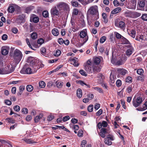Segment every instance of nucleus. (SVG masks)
Segmentation results:
<instances>
[{"label":"nucleus","instance_id":"nucleus-10","mask_svg":"<svg viewBox=\"0 0 147 147\" xmlns=\"http://www.w3.org/2000/svg\"><path fill=\"white\" fill-rule=\"evenodd\" d=\"M136 1L135 0H131L127 5V7L129 9H134L136 7Z\"/></svg>","mask_w":147,"mask_h":147},{"label":"nucleus","instance_id":"nucleus-46","mask_svg":"<svg viewBox=\"0 0 147 147\" xmlns=\"http://www.w3.org/2000/svg\"><path fill=\"white\" fill-rule=\"evenodd\" d=\"M137 73L139 75H142L144 73L143 70L142 69H139L137 71Z\"/></svg>","mask_w":147,"mask_h":147},{"label":"nucleus","instance_id":"nucleus-13","mask_svg":"<svg viewBox=\"0 0 147 147\" xmlns=\"http://www.w3.org/2000/svg\"><path fill=\"white\" fill-rule=\"evenodd\" d=\"M146 39L145 36L143 35L137 36L135 38L136 40L141 42H144Z\"/></svg>","mask_w":147,"mask_h":147},{"label":"nucleus","instance_id":"nucleus-61","mask_svg":"<svg viewBox=\"0 0 147 147\" xmlns=\"http://www.w3.org/2000/svg\"><path fill=\"white\" fill-rule=\"evenodd\" d=\"M109 39L111 42H114V41L115 40V38L114 37L113 34H112L110 35Z\"/></svg>","mask_w":147,"mask_h":147},{"label":"nucleus","instance_id":"nucleus-35","mask_svg":"<svg viewBox=\"0 0 147 147\" xmlns=\"http://www.w3.org/2000/svg\"><path fill=\"white\" fill-rule=\"evenodd\" d=\"M104 142L105 144L108 145H111L112 143L111 140L106 138L105 139Z\"/></svg>","mask_w":147,"mask_h":147},{"label":"nucleus","instance_id":"nucleus-19","mask_svg":"<svg viewBox=\"0 0 147 147\" xmlns=\"http://www.w3.org/2000/svg\"><path fill=\"white\" fill-rule=\"evenodd\" d=\"M43 116V115L42 113L40 114L39 115L36 116L34 119L35 123H38L40 119L42 118Z\"/></svg>","mask_w":147,"mask_h":147},{"label":"nucleus","instance_id":"nucleus-23","mask_svg":"<svg viewBox=\"0 0 147 147\" xmlns=\"http://www.w3.org/2000/svg\"><path fill=\"white\" fill-rule=\"evenodd\" d=\"M34 7L32 5H30L27 7L25 9V11L27 13H30V12L34 9Z\"/></svg>","mask_w":147,"mask_h":147},{"label":"nucleus","instance_id":"nucleus-21","mask_svg":"<svg viewBox=\"0 0 147 147\" xmlns=\"http://www.w3.org/2000/svg\"><path fill=\"white\" fill-rule=\"evenodd\" d=\"M8 51L5 47H3L1 48V53L4 55H6L8 54Z\"/></svg>","mask_w":147,"mask_h":147},{"label":"nucleus","instance_id":"nucleus-34","mask_svg":"<svg viewBox=\"0 0 147 147\" xmlns=\"http://www.w3.org/2000/svg\"><path fill=\"white\" fill-rule=\"evenodd\" d=\"M1 68H0V74H5V73H7L11 71L10 70L5 71L4 69H2Z\"/></svg>","mask_w":147,"mask_h":147},{"label":"nucleus","instance_id":"nucleus-5","mask_svg":"<svg viewBox=\"0 0 147 147\" xmlns=\"http://www.w3.org/2000/svg\"><path fill=\"white\" fill-rule=\"evenodd\" d=\"M37 61V59L32 57H29L27 60V62L30 64V66H32V67H33L34 68V67H36V66H34L36 65Z\"/></svg>","mask_w":147,"mask_h":147},{"label":"nucleus","instance_id":"nucleus-38","mask_svg":"<svg viewBox=\"0 0 147 147\" xmlns=\"http://www.w3.org/2000/svg\"><path fill=\"white\" fill-rule=\"evenodd\" d=\"M41 53L43 55H45L46 54V49L45 47H42L40 49Z\"/></svg>","mask_w":147,"mask_h":147},{"label":"nucleus","instance_id":"nucleus-39","mask_svg":"<svg viewBox=\"0 0 147 147\" xmlns=\"http://www.w3.org/2000/svg\"><path fill=\"white\" fill-rule=\"evenodd\" d=\"M9 123H15L14 120L12 118H8L5 119Z\"/></svg>","mask_w":147,"mask_h":147},{"label":"nucleus","instance_id":"nucleus-36","mask_svg":"<svg viewBox=\"0 0 147 147\" xmlns=\"http://www.w3.org/2000/svg\"><path fill=\"white\" fill-rule=\"evenodd\" d=\"M110 80H111V82L112 83H114L115 81V79L116 78L115 76L111 74L110 77Z\"/></svg>","mask_w":147,"mask_h":147},{"label":"nucleus","instance_id":"nucleus-59","mask_svg":"<svg viewBox=\"0 0 147 147\" xmlns=\"http://www.w3.org/2000/svg\"><path fill=\"white\" fill-rule=\"evenodd\" d=\"M13 109L15 111L18 112L20 111V108L19 106L16 105L14 107Z\"/></svg>","mask_w":147,"mask_h":147},{"label":"nucleus","instance_id":"nucleus-41","mask_svg":"<svg viewBox=\"0 0 147 147\" xmlns=\"http://www.w3.org/2000/svg\"><path fill=\"white\" fill-rule=\"evenodd\" d=\"M37 37V34L36 33L33 32L31 34V37L33 39H36Z\"/></svg>","mask_w":147,"mask_h":147},{"label":"nucleus","instance_id":"nucleus-9","mask_svg":"<svg viewBox=\"0 0 147 147\" xmlns=\"http://www.w3.org/2000/svg\"><path fill=\"white\" fill-rule=\"evenodd\" d=\"M69 61L71 62V64L73 65L75 67H78L79 65L78 63V59L77 58L75 57L73 59L70 58L69 59Z\"/></svg>","mask_w":147,"mask_h":147},{"label":"nucleus","instance_id":"nucleus-33","mask_svg":"<svg viewBox=\"0 0 147 147\" xmlns=\"http://www.w3.org/2000/svg\"><path fill=\"white\" fill-rule=\"evenodd\" d=\"M136 33L135 31L132 30L130 31V32L129 33V34L132 37L134 38L136 36Z\"/></svg>","mask_w":147,"mask_h":147},{"label":"nucleus","instance_id":"nucleus-26","mask_svg":"<svg viewBox=\"0 0 147 147\" xmlns=\"http://www.w3.org/2000/svg\"><path fill=\"white\" fill-rule=\"evenodd\" d=\"M52 32V34L55 36H58L59 33L58 30L57 28H54L53 29Z\"/></svg>","mask_w":147,"mask_h":147},{"label":"nucleus","instance_id":"nucleus-24","mask_svg":"<svg viewBox=\"0 0 147 147\" xmlns=\"http://www.w3.org/2000/svg\"><path fill=\"white\" fill-rule=\"evenodd\" d=\"M27 74H30L35 72V71L32 69L31 68H27L25 70Z\"/></svg>","mask_w":147,"mask_h":147},{"label":"nucleus","instance_id":"nucleus-42","mask_svg":"<svg viewBox=\"0 0 147 147\" xmlns=\"http://www.w3.org/2000/svg\"><path fill=\"white\" fill-rule=\"evenodd\" d=\"M84 68L85 69L88 71H90L91 70V68L90 65H85L84 66Z\"/></svg>","mask_w":147,"mask_h":147},{"label":"nucleus","instance_id":"nucleus-60","mask_svg":"<svg viewBox=\"0 0 147 147\" xmlns=\"http://www.w3.org/2000/svg\"><path fill=\"white\" fill-rule=\"evenodd\" d=\"M72 5L73 6H74L75 7H77L78 6V4L77 2L75 1L72 2L71 3Z\"/></svg>","mask_w":147,"mask_h":147},{"label":"nucleus","instance_id":"nucleus-63","mask_svg":"<svg viewBox=\"0 0 147 147\" xmlns=\"http://www.w3.org/2000/svg\"><path fill=\"white\" fill-rule=\"evenodd\" d=\"M132 78L131 77L129 76L126 79V82H131Z\"/></svg>","mask_w":147,"mask_h":147},{"label":"nucleus","instance_id":"nucleus-18","mask_svg":"<svg viewBox=\"0 0 147 147\" xmlns=\"http://www.w3.org/2000/svg\"><path fill=\"white\" fill-rule=\"evenodd\" d=\"M111 62L112 63L116 65H121L124 64L121 59L115 62H114V60L112 59Z\"/></svg>","mask_w":147,"mask_h":147},{"label":"nucleus","instance_id":"nucleus-6","mask_svg":"<svg viewBox=\"0 0 147 147\" xmlns=\"http://www.w3.org/2000/svg\"><path fill=\"white\" fill-rule=\"evenodd\" d=\"M147 3V1L146 0H138V8L140 10L144 9V7H145Z\"/></svg>","mask_w":147,"mask_h":147},{"label":"nucleus","instance_id":"nucleus-30","mask_svg":"<svg viewBox=\"0 0 147 147\" xmlns=\"http://www.w3.org/2000/svg\"><path fill=\"white\" fill-rule=\"evenodd\" d=\"M8 11L10 13H12L15 11V8L13 5H11L8 7Z\"/></svg>","mask_w":147,"mask_h":147},{"label":"nucleus","instance_id":"nucleus-7","mask_svg":"<svg viewBox=\"0 0 147 147\" xmlns=\"http://www.w3.org/2000/svg\"><path fill=\"white\" fill-rule=\"evenodd\" d=\"M115 26L121 28H123L125 26V24L124 22L121 21L119 19H116L115 22Z\"/></svg>","mask_w":147,"mask_h":147},{"label":"nucleus","instance_id":"nucleus-32","mask_svg":"<svg viewBox=\"0 0 147 147\" xmlns=\"http://www.w3.org/2000/svg\"><path fill=\"white\" fill-rule=\"evenodd\" d=\"M100 59L99 57L95 58L94 59V63L96 65L99 64L100 62Z\"/></svg>","mask_w":147,"mask_h":147},{"label":"nucleus","instance_id":"nucleus-17","mask_svg":"<svg viewBox=\"0 0 147 147\" xmlns=\"http://www.w3.org/2000/svg\"><path fill=\"white\" fill-rule=\"evenodd\" d=\"M14 70V67H12V65L11 66L10 65H8L6 67L4 68L5 71H11V72H8L7 73H5V74H8L9 73H11L13 72Z\"/></svg>","mask_w":147,"mask_h":147},{"label":"nucleus","instance_id":"nucleus-27","mask_svg":"<svg viewBox=\"0 0 147 147\" xmlns=\"http://www.w3.org/2000/svg\"><path fill=\"white\" fill-rule=\"evenodd\" d=\"M77 96L79 98H81L82 96V91L81 89H78L77 91Z\"/></svg>","mask_w":147,"mask_h":147},{"label":"nucleus","instance_id":"nucleus-1","mask_svg":"<svg viewBox=\"0 0 147 147\" xmlns=\"http://www.w3.org/2000/svg\"><path fill=\"white\" fill-rule=\"evenodd\" d=\"M56 7L59 11L61 12L65 11L66 12H68L70 10L68 5L63 2H61L57 3Z\"/></svg>","mask_w":147,"mask_h":147},{"label":"nucleus","instance_id":"nucleus-15","mask_svg":"<svg viewBox=\"0 0 147 147\" xmlns=\"http://www.w3.org/2000/svg\"><path fill=\"white\" fill-rule=\"evenodd\" d=\"M127 46L128 49L126 52V54L127 55L129 56L132 54L133 51V49L132 47L130 46L127 45Z\"/></svg>","mask_w":147,"mask_h":147},{"label":"nucleus","instance_id":"nucleus-29","mask_svg":"<svg viewBox=\"0 0 147 147\" xmlns=\"http://www.w3.org/2000/svg\"><path fill=\"white\" fill-rule=\"evenodd\" d=\"M93 71L94 72H100V69L97 66L94 65L93 67Z\"/></svg>","mask_w":147,"mask_h":147},{"label":"nucleus","instance_id":"nucleus-4","mask_svg":"<svg viewBox=\"0 0 147 147\" xmlns=\"http://www.w3.org/2000/svg\"><path fill=\"white\" fill-rule=\"evenodd\" d=\"M142 101V98L140 96L134 98L132 101V104L135 107H137L140 105Z\"/></svg>","mask_w":147,"mask_h":147},{"label":"nucleus","instance_id":"nucleus-14","mask_svg":"<svg viewBox=\"0 0 147 147\" xmlns=\"http://www.w3.org/2000/svg\"><path fill=\"white\" fill-rule=\"evenodd\" d=\"M118 73L122 76L125 75L127 73L128 71L126 69L123 68H119L117 69Z\"/></svg>","mask_w":147,"mask_h":147},{"label":"nucleus","instance_id":"nucleus-54","mask_svg":"<svg viewBox=\"0 0 147 147\" xmlns=\"http://www.w3.org/2000/svg\"><path fill=\"white\" fill-rule=\"evenodd\" d=\"M80 73L82 75L86 76L87 74L84 71L83 69H81L79 71Z\"/></svg>","mask_w":147,"mask_h":147},{"label":"nucleus","instance_id":"nucleus-58","mask_svg":"<svg viewBox=\"0 0 147 147\" xmlns=\"http://www.w3.org/2000/svg\"><path fill=\"white\" fill-rule=\"evenodd\" d=\"M113 2L114 5L116 7L120 5L119 4V1L117 0H114Z\"/></svg>","mask_w":147,"mask_h":147},{"label":"nucleus","instance_id":"nucleus-49","mask_svg":"<svg viewBox=\"0 0 147 147\" xmlns=\"http://www.w3.org/2000/svg\"><path fill=\"white\" fill-rule=\"evenodd\" d=\"M93 106L92 105H91L88 107V110L89 112H91L93 111Z\"/></svg>","mask_w":147,"mask_h":147},{"label":"nucleus","instance_id":"nucleus-40","mask_svg":"<svg viewBox=\"0 0 147 147\" xmlns=\"http://www.w3.org/2000/svg\"><path fill=\"white\" fill-rule=\"evenodd\" d=\"M93 88L97 91L98 92H99L100 93H102V90L101 88H99L98 87H93Z\"/></svg>","mask_w":147,"mask_h":147},{"label":"nucleus","instance_id":"nucleus-20","mask_svg":"<svg viewBox=\"0 0 147 147\" xmlns=\"http://www.w3.org/2000/svg\"><path fill=\"white\" fill-rule=\"evenodd\" d=\"M121 7H118L115 9L113 10H112L111 11V13L113 14H116L121 11Z\"/></svg>","mask_w":147,"mask_h":147},{"label":"nucleus","instance_id":"nucleus-51","mask_svg":"<svg viewBox=\"0 0 147 147\" xmlns=\"http://www.w3.org/2000/svg\"><path fill=\"white\" fill-rule=\"evenodd\" d=\"M54 118V116L52 114H50L48 117L47 120L48 121H51Z\"/></svg>","mask_w":147,"mask_h":147},{"label":"nucleus","instance_id":"nucleus-62","mask_svg":"<svg viewBox=\"0 0 147 147\" xmlns=\"http://www.w3.org/2000/svg\"><path fill=\"white\" fill-rule=\"evenodd\" d=\"M22 112L24 114H27L28 113V110L27 108H24L22 110Z\"/></svg>","mask_w":147,"mask_h":147},{"label":"nucleus","instance_id":"nucleus-48","mask_svg":"<svg viewBox=\"0 0 147 147\" xmlns=\"http://www.w3.org/2000/svg\"><path fill=\"white\" fill-rule=\"evenodd\" d=\"M106 138L108 139H109L111 141L114 140L113 136L110 134L108 135L107 136V138Z\"/></svg>","mask_w":147,"mask_h":147},{"label":"nucleus","instance_id":"nucleus-31","mask_svg":"<svg viewBox=\"0 0 147 147\" xmlns=\"http://www.w3.org/2000/svg\"><path fill=\"white\" fill-rule=\"evenodd\" d=\"M26 90L28 91L29 92H31L33 90V87L31 85H28L26 86Z\"/></svg>","mask_w":147,"mask_h":147},{"label":"nucleus","instance_id":"nucleus-47","mask_svg":"<svg viewBox=\"0 0 147 147\" xmlns=\"http://www.w3.org/2000/svg\"><path fill=\"white\" fill-rule=\"evenodd\" d=\"M115 35L116 37L117 38L119 39L121 38H122L123 37V36L118 32H115Z\"/></svg>","mask_w":147,"mask_h":147},{"label":"nucleus","instance_id":"nucleus-2","mask_svg":"<svg viewBox=\"0 0 147 147\" xmlns=\"http://www.w3.org/2000/svg\"><path fill=\"white\" fill-rule=\"evenodd\" d=\"M22 53L19 50L16 49L14 50L13 58L17 62H19L22 59Z\"/></svg>","mask_w":147,"mask_h":147},{"label":"nucleus","instance_id":"nucleus-45","mask_svg":"<svg viewBox=\"0 0 147 147\" xmlns=\"http://www.w3.org/2000/svg\"><path fill=\"white\" fill-rule=\"evenodd\" d=\"M42 15L45 18L49 16V13L47 11H44L42 12Z\"/></svg>","mask_w":147,"mask_h":147},{"label":"nucleus","instance_id":"nucleus-16","mask_svg":"<svg viewBox=\"0 0 147 147\" xmlns=\"http://www.w3.org/2000/svg\"><path fill=\"white\" fill-rule=\"evenodd\" d=\"M107 133V129L105 128H102L101 129L100 132V135L102 137L104 138L105 136V134Z\"/></svg>","mask_w":147,"mask_h":147},{"label":"nucleus","instance_id":"nucleus-43","mask_svg":"<svg viewBox=\"0 0 147 147\" xmlns=\"http://www.w3.org/2000/svg\"><path fill=\"white\" fill-rule=\"evenodd\" d=\"M61 53V51L59 50H57L56 51L54 55L56 57H58L59 56Z\"/></svg>","mask_w":147,"mask_h":147},{"label":"nucleus","instance_id":"nucleus-8","mask_svg":"<svg viewBox=\"0 0 147 147\" xmlns=\"http://www.w3.org/2000/svg\"><path fill=\"white\" fill-rule=\"evenodd\" d=\"M80 38H84V43L86 42L88 40V37L87 35L86 30H84L81 31L80 32Z\"/></svg>","mask_w":147,"mask_h":147},{"label":"nucleus","instance_id":"nucleus-56","mask_svg":"<svg viewBox=\"0 0 147 147\" xmlns=\"http://www.w3.org/2000/svg\"><path fill=\"white\" fill-rule=\"evenodd\" d=\"M142 18L143 20L147 21V14H144L142 16Z\"/></svg>","mask_w":147,"mask_h":147},{"label":"nucleus","instance_id":"nucleus-12","mask_svg":"<svg viewBox=\"0 0 147 147\" xmlns=\"http://www.w3.org/2000/svg\"><path fill=\"white\" fill-rule=\"evenodd\" d=\"M59 10L57 8V7H53L51 9V14L55 15H58L59 13Z\"/></svg>","mask_w":147,"mask_h":147},{"label":"nucleus","instance_id":"nucleus-28","mask_svg":"<svg viewBox=\"0 0 147 147\" xmlns=\"http://www.w3.org/2000/svg\"><path fill=\"white\" fill-rule=\"evenodd\" d=\"M56 85L58 88H61L63 85V83L62 82L57 81L56 82Z\"/></svg>","mask_w":147,"mask_h":147},{"label":"nucleus","instance_id":"nucleus-22","mask_svg":"<svg viewBox=\"0 0 147 147\" xmlns=\"http://www.w3.org/2000/svg\"><path fill=\"white\" fill-rule=\"evenodd\" d=\"M17 21L19 23H21L24 21V16L23 15H20L17 19Z\"/></svg>","mask_w":147,"mask_h":147},{"label":"nucleus","instance_id":"nucleus-64","mask_svg":"<svg viewBox=\"0 0 147 147\" xmlns=\"http://www.w3.org/2000/svg\"><path fill=\"white\" fill-rule=\"evenodd\" d=\"M87 143L86 141L85 140H82L81 143V147H85V144H86Z\"/></svg>","mask_w":147,"mask_h":147},{"label":"nucleus","instance_id":"nucleus-3","mask_svg":"<svg viewBox=\"0 0 147 147\" xmlns=\"http://www.w3.org/2000/svg\"><path fill=\"white\" fill-rule=\"evenodd\" d=\"M98 8L97 5H94L88 9L87 14L92 15H98Z\"/></svg>","mask_w":147,"mask_h":147},{"label":"nucleus","instance_id":"nucleus-37","mask_svg":"<svg viewBox=\"0 0 147 147\" xmlns=\"http://www.w3.org/2000/svg\"><path fill=\"white\" fill-rule=\"evenodd\" d=\"M39 86L42 88H44L45 86V84L43 81H41L39 82Z\"/></svg>","mask_w":147,"mask_h":147},{"label":"nucleus","instance_id":"nucleus-57","mask_svg":"<svg viewBox=\"0 0 147 147\" xmlns=\"http://www.w3.org/2000/svg\"><path fill=\"white\" fill-rule=\"evenodd\" d=\"M78 12L79 11L78 9H77L75 8L73 10V14L74 15H76L78 14Z\"/></svg>","mask_w":147,"mask_h":147},{"label":"nucleus","instance_id":"nucleus-44","mask_svg":"<svg viewBox=\"0 0 147 147\" xmlns=\"http://www.w3.org/2000/svg\"><path fill=\"white\" fill-rule=\"evenodd\" d=\"M106 39V37L105 36L102 37L100 39V42L101 43L104 42Z\"/></svg>","mask_w":147,"mask_h":147},{"label":"nucleus","instance_id":"nucleus-52","mask_svg":"<svg viewBox=\"0 0 147 147\" xmlns=\"http://www.w3.org/2000/svg\"><path fill=\"white\" fill-rule=\"evenodd\" d=\"M101 123L102 126L103 127H106L108 125L107 122L104 121H102Z\"/></svg>","mask_w":147,"mask_h":147},{"label":"nucleus","instance_id":"nucleus-53","mask_svg":"<svg viewBox=\"0 0 147 147\" xmlns=\"http://www.w3.org/2000/svg\"><path fill=\"white\" fill-rule=\"evenodd\" d=\"M26 40L27 45H28L29 47L31 49H32V47L31 45L30 44V42H29V40L28 38H26Z\"/></svg>","mask_w":147,"mask_h":147},{"label":"nucleus","instance_id":"nucleus-11","mask_svg":"<svg viewBox=\"0 0 147 147\" xmlns=\"http://www.w3.org/2000/svg\"><path fill=\"white\" fill-rule=\"evenodd\" d=\"M30 21L37 23L39 21V18L38 17L34 14H32L30 16Z\"/></svg>","mask_w":147,"mask_h":147},{"label":"nucleus","instance_id":"nucleus-50","mask_svg":"<svg viewBox=\"0 0 147 147\" xmlns=\"http://www.w3.org/2000/svg\"><path fill=\"white\" fill-rule=\"evenodd\" d=\"M122 39L123 40L122 41L123 42L122 43L124 44H128L129 43V41L128 40L124 37H123V38H122Z\"/></svg>","mask_w":147,"mask_h":147},{"label":"nucleus","instance_id":"nucleus-55","mask_svg":"<svg viewBox=\"0 0 147 147\" xmlns=\"http://www.w3.org/2000/svg\"><path fill=\"white\" fill-rule=\"evenodd\" d=\"M37 42L38 44L41 45L44 43V40L42 38H40L38 40Z\"/></svg>","mask_w":147,"mask_h":147},{"label":"nucleus","instance_id":"nucleus-25","mask_svg":"<svg viewBox=\"0 0 147 147\" xmlns=\"http://www.w3.org/2000/svg\"><path fill=\"white\" fill-rule=\"evenodd\" d=\"M23 140L27 143L28 144H32L36 143V142L31 139H27L25 138Z\"/></svg>","mask_w":147,"mask_h":147}]
</instances>
